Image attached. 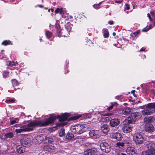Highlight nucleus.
<instances>
[{"instance_id":"58","label":"nucleus","mask_w":155,"mask_h":155,"mask_svg":"<svg viewBox=\"0 0 155 155\" xmlns=\"http://www.w3.org/2000/svg\"><path fill=\"white\" fill-rule=\"evenodd\" d=\"M40 40H41V39H40Z\"/></svg>"},{"instance_id":"20","label":"nucleus","mask_w":155,"mask_h":155,"mask_svg":"<svg viewBox=\"0 0 155 155\" xmlns=\"http://www.w3.org/2000/svg\"><path fill=\"white\" fill-rule=\"evenodd\" d=\"M132 111V109L129 107H127L122 110V113L124 114H130Z\"/></svg>"},{"instance_id":"32","label":"nucleus","mask_w":155,"mask_h":155,"mask_svg":"<svg viewBox=\"0 0 155 155\" xmlns=\"http://www.w3.org/2000/svg\"><path fill=\"white\" fill-rule=\"evenodd\" d=\"M7 64L9 66L12 67L15 66L16 64H17V63L13 61H10L8 63H7Z\"/></svg>"},{"instance_id":"13","label":"nucleus","mask_w":155,"mask_h":155,"mask_svg":"<svg viewBox=\"0 0 155 155\" xmlns=\"http://www.w3.org/2000/svg\"><path fill=\"white\" fill-rule=\"evenodd\" d=\"M96 152L95 149H89L87 150L84 152V155H93Z\"/></svg>"},{"instance_id":"3","label":"nucleus","mask_w":155,"mask_h":155,"mask_svg":"<svg viewBox=\"0 0 155 155\" xmlns=\"http://www.w3.org/2000/svg\"><path fill=\"white\" fill-rule=\"evenodd\" d=\"M148 149L143 151L141 155H153L155 154V144L150 142L147 145Z\"/></svg>"},{"instance_id":"5","label":"nucleus","mask_w":155,"mask_h":155,"mask_svg":"<svg viewBox=\"0 0 155 155\" xmlns=\"http://www.w3.org/2000/svg\"><path fill=\"white\" fill-rule=\"evenodd\" d=\"M133 141L136 144H141L144 140L143 136L139 133L134 134L133 135Z\"/></svg>"},{"instance_id":"7","label":"nucleus","mask_w":155,"mask_h":155,"mask_svg":"<svg viewBox=\"0 0 155 155\" xmlns=\"http://www.w3.org/2000/svg\"><path fill=\"white\" fill-rule=\"evenodd\" d=\"M45 136L43 135H39L35 136L34 140L38 143H41L45 138Z\"/></svg>"},{"instance_id":"40","label":"nucleus","mask_w":155,"mask_h":155,"mask_svg":"<svg viewBox=\"0 0 155 155\" xmlns=\"http://www.w3.org/2000/svg\"><path fill=\"white\" fill-rule=\"evenodd\" d=\"M152 26L151 25H150L149 26V28H143L142 30V31H144L146 32L149 29L152 28Z\"/></svg>"},{"instance_id":"54","label":"nucleus","mask_w":155,"mask_h":155,"mask_svg":"<svg viewBox=\"0 0 155 155\" xmlns=\"http://www.w3.org/2000/svg\"><path fill=\"white\" fill-rule=\"evenodd\" d=\"M50 10H51V11L52 12H53L54 11V10L53 9H51Z\"/></svg>"},{"instance_id":"52","label":"nucleus","mask_w":155,"mask_h":155,"mask_svg":"<svg viewBox=\"0 0 155 155\" xmlns=\"http://www.w3.org/2000/svg\"><path fill=\"white\" fill-rule=\"evenodd\" d=\"M135 92V90H133L131 91V93L132 94H134Z\"/></svg>"},{"instance_id":"43","label":"nucleus","mask_w":155,"mask_h":155,"mask_svg":"<svg viewBox=\"0 0 155 155\" xmlns=\"http://www.w3.org/2000/svg\"><path fill=\"white\" fill-rule=\"evenodd\" d=\"M113 105H111V106H110V107H108L107 108V110H111L113 107Z\"/></svg>"},{"instance_id":"41","label":"nucleus","mask_w":155,"mask_h":155,"mask_svg":"<svg viewBox=\"0 0 155 155\" xmlns=\"http://www.w3.org/2000/svg\"><path fill=\"white\" fill-rule=\"evenodd\" d=\"M94 8H95L96 9H98L99 8V5L98 4L97 5H93Z\"/></svg>"},{"instance_id":"21","label":"nucleus","mask_w":155,"mask_h":155,"mask_svg":"<svg viewBox=\"0 0 155 155\" xmlns=\"http://www.w3.org/2000/svg\"><path fill=\"white\" fill-rule=\"evenodd\" d=\"M54 12L56 14H58L59 13L62 16L63 18H64V16L63 15L64 13V12L62 8H57L55 10Z\"/></svg>"},{"instance_id":"26","label":"nucleus","mask_w":155,"mask_h":155,"mask_svg":"<svg viewBox=\"0 0 155 155\" xmlns=\"http://www.w3.org/2000/svg\"><path fill=\"white\" fill-rule=\"evenodd\" d=\"M74 137L73 134L71 133H68L65 136V137L66 139L69 140L71 139Z\"/></svg>"},{"instance_id":"56","label":"nucleus","mask_w":155,"mask_h":155,"mask_svg":"<svg viewBox=\"0 0 155 155\" xmlns=\"http://www.w3.org/2000/svg\"><path fill=\"white\" fill-rule=\"evenodd\" d=\"M143 56H144V57L145 58L146 57V56H145V55H143Z\"/></svg>"},{"instance_id":"49","label":"nucleus","mask_w":155,"mask_h":155,"mask_svg":"<svg viewBox=\"0 0 155 155\" xmlns=\"http://www.w3.org/2000/svg\"><path fill=\"white\" fill-rule=\"evenodd\" d=\"M91 114H88L86 116V117L87 118H89L91 117Z\"/></svg>"},{"instance_id":"24","label":"nucleus","mask_w":155,"mask_h":155,"mask_svg":"<svg viewBox=\"0 0 155 155\" xmlns=\"http://www.w3.org/2000/svg\"><path fill=\"white\" fill-rule=\"evenodd\" d=\"M104 37L105 38H107L109 36V33L108 30L106 28H103V29Z\"/></svg>"},{"instance_id":"8","label":"nucleus","mask_w":155,"mask_h":155,"mask_svg":"<svg viewBox=\"0 0 155 155\" xmlns=\"http://www.w3.org/2000/svg\"><path fill=\"white\" fill-rule=\"evenodd\" d=\"M31 141V140L28 137L26 136L24 137L20 140V143L22 145L25 146L28 144Z\"/></svg>"},{"instance_id":"39","label":"nucleus","mask_w":155,"mask_h":155,"mask_svg":"<svg viewBox=\"0 0 155 155\" xmlns=\"http://www.w3.org/2000/svg\"><path fill=\"white\" fill-rule=\"evenodd\" d=\"M80 116H81L80 115H78V116H74L73 117H71V120H76V119L79 118L80 117Z\"/></svg>"},{"instance_id":"45","label":"nucleus","mask_w":155,"mask_h":155,"mask_svg":"<svg viewBox=\"0 0 155 155\" xmlns=\"http://www.w3.org/2000/svg\"><path fill=\"white\" fill-rule=\"evenodd\" d=\"M108 23L110 25H112L113 24V21H110L108 22Z\"/></svg>"},{"instance_id":"4","label":"nucleus","mask_w":155,"mask_h":155,"mask_svg":"<svg viewBox=\"0 0 155 155\" xmlns=\"http://www.w3.org/2000/svg\"><path fill=\"white\" fill-rule=\"evenodd\" d=\"M70 129L73 133L76 134H82L85 130L84 125L79 124L71 126Z\"/></svg>"},{"instance_id":"14","label":"nucleus","mask_w":155,"mask_h":155,"mask_svg":"<svg viewBox=\"0 0 155 155\" xmlns=\"http://www.w3.org/2000/svg\"><path fill=\"white\" fill-rule=\"evenodd\" d=\"M145 130L147 132H152L154 130V126L151 124L146 125L145 127Z\"/></svg>"},{"instance_id":"50","label":"nucleus","mask_w":155,"mask_h":155,"mask_svg":"<svg viewBox=\"0 0 155 155\" xmlns=\"http://www.w3.org/2000/svg\"><path fill=\"white\" fill-rule=\"evenodd\" d=\"M38 6L40 7V8H42L43 7V5H38Z\"/></svg>"},{"instance_id":"35","label":"nucleus","mask_w":155,"mask_h":155,"mask_svg":"<svg viewBox=\"0 0 155 155\" xmlns=\"http://www.w3.org/2000/svg\"><path fill=\"white\" fill-rule=\"evenodd\" d=\"M11 42L10 41L6 40L4 41L2 43V45H7L10 44Z\"/></svg>"},{"instance_id":"15","label":"nucleus","mask_w":155,"mask_h":155,"mask_svg":"<svg viewBox=\"0 0 155 155\" xmlns=\"http://www.w3.org/2000/svg\"><path fill=\"white\" fill-rule=\"evenodd\" d=\"M89 134L91 137H94L95 138H97L99 137V135L98 134L97 131L94 130H91L89 132Z\"/></svg>"},{"instance_id":"9","label":"nucleus","mask_w":155,"mask_h":155,"mask_svg":"<svg viewBox=\"0 0 155 155\" xmlns=\"http://www.w3.org/2000/svg\"><path fill=\"white\" fill-rule=\"evenodd\" d=\"M120 122V120L118 119H112L110 121V124L111 127H114L118 125Z\"/></svg>"},{"instance_id":"53","label":"nucleus","mask_w":155,"mask_h":155,"mask_svg":"<svg viewBox=\"0 0 155 155\" xmlns=\"http://www.w3.org/2000/svg\"><path fill=\"white\" fill-rule=\"evenodd\" d=\"M113 36H115V35H116V33H115V32H113Z\"/></svg>"},{"instance_id":"38","label":"nucleus","mask_w":155,"mask_h":155,"mask_svg":"<svg viewBox=\"0 0 155 155\" xmlns=\"http://www.w3.org/2000/svg\"><path fill=\"white\" fill-rule=\"evenodd\" d=\"M15 101V100L14 99H9L6 100L5 101L7 103H11Z\"/></svg>"},{"instance_id":"27","label":"nucleus","mask_w":155,"mask_h":155,"mask_svg":"<svg viewBox=\"0 0 155 155\" xmlns=\"http://www.w3.org/2000/svg\"><path fill=\"white\" fill-rule=\"evenodd\" d=\"M43 149L44 150L48 151L49 152H52L53 150L51 149V148L48 145H45L43 147Z\"/></svg>"},{"instance_id":"2","label":"nucleus","mask_w":155,"mask_h":155,"mask_svg":"<svg viewBox=\"0 0 155 155\" xmlns=\"http://www.w3.org/2000/svg\"><path fill=\"white\" fill-rule=\"evenodd\" d=\"M152 109H154V111L155 112V102L147 104L146 108L142 111L141 113L143 115H150L153 113V111Z\"/></svg>"},{"instance_id":"19","label":"nucleus","mask_w":155,"mask_h":155,"mask_svg":"<svg viewBox=\"0 0 155 155\" xmlns=\"http://www.w3.org/2000/svg\"><path fill=\"white\" fill-rule=\"evenodd\" d=\"M134 119L131 115L130 116L127 117L125 119L126 122L128 124H133L135 122V120Z\"/></svg>"},{"instance_id":"11","label":"nucleus","mask_w":155,"mask_h":155,"mask_svg":"<svg viewBox=\"0 0 155 155\" xmlns=\"http://www.w3.org/2000/svg\"><path fill=\"white\" fill-rule=\"evenodd\" d=\"M112 137L117 140H120L123 138L122 135L118 132L113 133L112 135Z\"/></svg>"},{"instance_id":"12","label":"nucleus","mask_w":155,"mask_h":155,"mask_svg":"<svg viewBox=\"0 0 155 155\" xmlns=\"http://www.w3.org/2000/svg\"><path fill=\"white\" fill-rule=\"evenodd\" d=\"M132 127L129 125H126L122 127L123 132L125 133H128L132 131Z\"/></svg>"},{"instance_id":"1","label":"nucleus","mask_w":155,"mask_h":155,"mask_svg":"<svg viewBox=\"0 0 155 155\" xmlns=\"http://www.w3.org/2000/svg\"><path fill=\"white\" fill-rule=\"evenodd\" d=\"M69 114L68 113H65L62 114L61 116H58L57 117L55 116H51L49 118L45 120L31 121L27 124L21 125L20 128L16 129L15 132L17 134L20 133L22 132L30 131L33 130L35 126H44L48 125L50 124L53 123L54 120L57 118L59 119L61 126L65 125L62 122L69 119ZM60 126V125H57Z\"/></svg>"},{"instance_id":"18","label":"nucleus","mask_w":155,"mask_h":155,"mask_svg":"<svg viewBox=\"0 0 155 155\" xmlns=\"http://www.w3.org/2000/svg\"><path fill=\"white\" fill-rule=\"evenodd\" d=\"M25 147L23 145H19L16 147L17 151L19 153H22L25 151Z\"/></svg>"},{"instance_id":"33","label":"nucleus","mask_w":155,"mask_h":155,"mask_svg":"<svg viewBox=\"0 0 155 155\" xmlns=\"http://www.w3.org/2000/svg\"><path fill=\"white\" fill-rule=\"evenodd\" d=\"M64 129H61L59 133V135L60 137L63 136L64 134Z\"/></svg>"},{"instance_id":"31","label":"nucleus","mask_w":155,"mask_h":155,"mask_svg":"<svg viewBox=\"0 0 155 155\" xmlns=\"http://www.w3.org/2000/svg\"><path fill=\"white\" fill-rule=\"evenodd\" d=\"M19 119L18 118H15L14 119L10 121V124H13L15 123L18 122Z\"/></svg>"},{"instance_id":"57","label":"nucleus","mask_w":155,"mask_h":155,"mask_svg":"<svg viewBox=\"0 0 155 155\" xmlns=\"http://www.w3.org/2000/svg\"><path fill=\"white\" fill-rule=\"evenodd\" d=\"M116 2H118L117 1H116Z\"/></svg>"},{"instance_id":"30","label":"nucleus","mask_w":155,"mask_h":155,"mask_svg":"<svg viewBox=\"0 0 155 155\" xmlns=\"http://www.w3.org/2000/svg\"><path fill=\"white\" fill-rule=\"evenodd\" d=\"M56 27L57 29V32L58 34V37H60L61 36V31H60V28L59 27V25H56Z\"/></svg>"},{"instance_id":"42","label":"nucleus","mask_w":155,"mask_h":155,"mask_svg":"<svg viewBox=\"0 0 155 155\" xmlns=\"http://www.w3.org/2000/svg\"><path fill=\"white\" fill-rule=\"evenodd\" d=\"M125 9L127 10H129L130 9L129 5L128 4H126L125 5Z\"/></svg>"},{"instance_id":"17","label":"nucleus","mask_w":155,"mask_h":155,"mask_svg":"<svg viewBox=\"0 0 155 155\" xmlns=\"http://www.w3.org/2000/svg\"><path fill=\"white\" fill-rule=\"evenodd\" d=\"M101 130L104 134H106L108 132L109 128L108 125L106 124H104L101 127Z\"/></svg>"},{"instance_id":"28","label":"nucleus","mask_w":155,"mask_h":155,"mask_svg":"<svg viewBox=\"0 0 155 155\" xmlns=\"http://www.w3.org/2000/svg\"><path fill=\"white\" fill-rule=\"evenodd\" d=\"M124 146V143L123 142H117L116 144V146L118 147L119 148H122Z\"/></svg>"},{"instance_id":"10","label":"nucleus","mask_w":155,"mask_h":155,"mask_svg":"<svg viewBox=\"0 0 155 155\" xmlns=\"http://www.w3.org/2000/svg\"><path fill=\"white\" fill-rule=\"evenodd\" d=\"M127 153L129 155H135L136 152L134 148L132 147H128L126 150Z\"/></svg>"},{"instance_id":"29","label":"nucleus","mask_w":155,"mask_h":155,"mask_svg":"<svg viewBox=\"0 0 155 155\" xmlns=\"http://www.w3.org/2000/svg\"><path fill=\"white\" fill-rule=\"evenodd\" d=\"M45 34L47 38L48 39L50 38L52 36L51 33L48 31H45Z\"/></svg>"},{"instance_id":"36","label":"nucleus","mask_w":155,"mask_h":155,"mask_svg":"<svg viewBox=\"0 0 155 155\" xmlns=\"http://www.w3.org/2000/svg\"><path fill=\"white\" fill-rule=\"evenodd\" d=\"M9 73L7 71H4L3 73V76L4 77H7L9 75Z\"/></svg>"},{"instance_id":"16","label":"nucleus","mask_w":155,"mask_h":155,"mask_svg":"<svg viewBox=\"0 0 155 155\" xmlns=\"http://www.w3.org/2000/svg\"><path fill=\"white\" fill-rule=\"evenodd\" d=\"M133 118L134 119L135 121L139 119L141 117V114L139 112H136L132 114L131 115Z\"/></svg>"},{"instance_id":"55","label":"nucleus","mask_w":155,"mask_h":155,"mask_svg":"<svg viewBox=\"0 0 155 155\" xmlns=\"http://www.w3.org/2000/svg\"><path fill=\"white\" fill-rule=\"evenodd\" d=\"M50 9H49L48 10V11L49 12H50Z\"/></svg>"},{"instance_id":"23","label":"nucleus","mask_w":155,"mask_h":155,"mask_svg":"<svg viewBox=\"0 0 155 155\" xmlns=\"http://www.w3.org/2000/svg\"><path fill=\"white\" fill-rule=\"evenodd\" d=\"M72 26V25L70 22H68L65 25V28L68 31H71Z\"/></svg>"},{"instance_id":"44","label":"nucleus","mask_w":155,"mask_h":155,"mask_svg":"<svg viewBox=\"0 0 155 155\" xmlns=\"http://www.w3.org/2000/svg\"><path fill=\"white\" fill-rule=\"evenodd\" d=\"M147 17H148V18L149 19L150 21H152V20L151 17H150V14H149V13L147 14Z\"/></svg>"},{"instance_id":"48","label":"nucleus","mask_w":155,"mask_h":155,"mask_svg":"<svg viewBox=\"0 0 155 155\" xmlns=\"http://www.w3.org/2000/svg\"><path fill=\"white\" fill-rule=\"evenodd\" d=\"M145 48L144 47L142 48L140 50V51H143L145 50Z\"/></svg>"},{"instance_id":"47","label":"nucleus","mask_w":155,"mask_h":155,"mask_svg":"<svg viewBox=\"0 0 155 155\" xmlns=\"http://www.w3.org/2000/svg\"><path fill=\"white\" fill-rule=\"evenodd\" d=\"M15 127H21V126L19 124H17L15 125Z\"/></svg>"},{"instance_id":"6","label":"nucleus","mask_w":155,"mask_h":155,"mask_svg":"<svg viewBox=\"0 0 155 155\" xmlns=\"http://www.w3.org/2000/svg\"><path fill=\"white\" fill-rule=\"evenodd\" d=\"M100 147L101 150L104 152H109L111 150L110 146L105 142L101 143L100 144Z\"/></svg>"},{"instance_id":"51","label":"nucleus","mask_w":155,"mask_h":155,"mask_svg":"<svg viewBox=\"0 0 155 155\" xmlns=\"http://www.w3.org/2000/svg\"><path fill=\"white\" fill-rule=\"evenodd\" d=\"M137 33H134V34H133V35L132 36H135L136 35H137Z\"/></svg>"},{"instance_id":"37","label":"nucleus","mask_w":155,"mask_h":155,"mask_svg":"<svg viewBox=\"0 0 155 155\" xmlns=\"http://www.w3.org/2000/svg\"><path fill=\"white\" fill-rule=\"evenodd\" d=\"M45 139L46 140H48V143H52L53 141V139L51 138H46L45 137Z\"/></svg>"},{"instance_id":"25","label":"nucleus","mask_w":155,"mask_h":155,"mask_svg":"<svg viewBox=\"0 0 155 155\" xmlns=\"http://www.w3.org/2000/svg\"><path fill=\"white\" fill-rule=\"evenodd\" d=\"M13 136V134L12 132L7 133L5 135V139L11 138Z\"/></svg>"},{"instance_id":"22","label":"nucleus","mask_w":155,"mask_h":155,"mask_svg":"<svg viewBox=\"0 0 155 155\" xmlns=\"http://www.w3.org/2000/svg\"><path fill=\"white\" fill-rule=\"evenodd\" d=\"M153 120V118L152 117H147L144 118V121L147 123H150Z\"/></svg>"},{"instance_id":"34","label":"nucleus","mask_w":155,"mask_h":155,"mask_svg":"<svg viewBox=\"0 0 155 155\" xmlns=\"http://www.w3.org/2000/svg\"><path fill=\"white\" fill-rule=\"evenodd\" d=\"M12 82L13 87L17 86L18 84V81L16 79L12 80Z\"/></svg>"},{"instance_id":"46","label":"nucleus","mask_w":155,"mask_h":155,"mask_svg":"<svg viewBox=\"0 0 155 155\" xmlns=\"http://www.w3.org/2000/svg\"><path fill=\"white\" fill-rule=\"evenodd\" d=\"M150 13L153 16L154 14V11H151L150 12Z\"/></svg>"}]
</instances>
